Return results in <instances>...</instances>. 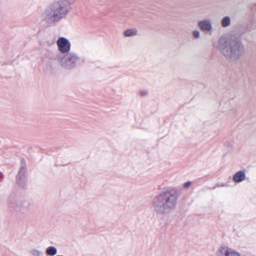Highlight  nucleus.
<instances>
[{
	"label": "nucleus",
	"instance_id": "obj_2",
	"mask_svg": "<svg viewBox=\"0 0 256 256\" xmlns=\"http://www.w3.org/2000/svg\"><path fill=\"white\" fill-rule=\"evenodd\" d=\"M72 10L68 0H58L44 10L42 18L46 22L54 24L66 16Z\"/></svg>",
	"mask_w": 256,
	"mask_h": 256
},
{
	"label": "nucleus",
	"instance_id": "obj_11",
	"mask_svg": "<svg viewBox=\"0 0 256 256\" xmlns=\"http://www.w3.org/2000/svg\"><path fill=\"white\" fill-rule=\"evenodd\" d=\"M138 34V31L136 28H129L124 32V36L125 37H132Z\"/></svg>",
	"mask_w": 256,
	"mask_h": 256
},
{
	"label": "nucleus",
	"instance_id": "obj_1",
	"mask_svg": "<svg viewBox=\"0 0 256 256\" xmlns=\"http://www.w3.org/2000/svg\"><path fill=\"white\" fill-rule=\"evenodd\" d=\"M217 48L223 56L231 60L238 59L245 52L242 42L230 34H225L219 38Z\"/></svg>",
	"mask_w": 256,
	"mask_h": 256
},
{
	"label": "nucleus",
	"instance_id": "obj_5",
	"mask_svg": "<svg viewBox=\"0 0 256 256\" xmlns=\"http://www.w3.org/2000/svg\"><path fill=\"white\" fill-rule=\"evenodd\" d=\"M216 256H242L240 252L228 246H222L218 248L216 253Z\"/></svg>",
	"mask_w": 256,
	"mask_h": 256
},
{
	"label": "nucleus",
	"instance_id": "obj_6",
	"mask_svg": "<svg viewBox=\"0 0 256 256\" xmlns=\"http://www.w3.org/2000/svg\"><path fill=\"white\" fill-rule=\"evenodd\" d=\"M56 44L58 50L60 52V54H64L70 52L71 44L67 38L64 37L59 38L57 40Z\"/></svg>",
	"mask_w": 256,
	"mask_h": 256
},
{
	"label": "nucleus",
	"instance_id": "obj_7",
	"mask_svg": "<svg viewBox=\"0 0 256 256\" xmlns=\"http://www.w3.org/2000/svg\"><path fill=\"white\" fill-rule=\"evenodd\" d=\"M10 204L12 206H14V204H16V207L18 208V210L21 212L24 210H28L31 207V202L29 200H10Z\"/></svg>",
	"mask_w": 256,
	"mask_h": 256
},
{
	"label": "nucleus",
	"instance_id": "obj_4",
	"mask_svg": "<svg viewBox=\"0 0 256 256\" xmlns=\"http://www.w3.org/2000/svg\"><path fill=\"white\" fill-rule=\"evenodd\" d=\"M57 58L60 65L66 70L74 68L84 61L76 54L70 52L59 54Z\"/></svg>",
	"mask_w": 256,
	"mask_h": 256
},
{
	"label": "nucleus",
	"instance_id": "obj_13",
	"mask_svg": "<svg viewBox=\"0 0 256 256\" xmlns=\"http://www.w3.org/2000/svg\"><path fill=\"white\" fill-rule=\"evenodd\" d=\"M231 19L230 16H226L224 17L221 20L222 26L224 28L228 27L230 25Z\"/></svg>",
	"mask_w": 256,
	"mask_h": 256
},
{
	"label": "nucleus",
	"instance_id": "obj_3",
	"mask_svg": "<svg viewBox=\"0 0 256 256\" xmlns=\"http://www.w3.org/2000/svg\"><path fill=\"white\" fill-rule=\"evenodd\" d=\"M178 197L174 194L170 192H162L154 199L153 202L154 210L158 214L170 212L176 208Z\"/></svg>",
	"mask_w": 256,
	"mask_h": 256
},
{
	"label": "nucleus",
	"instance_id": "obj_8",
	"mask_svg": "<svg viewBox=\"0 0 256 256\" xmlns=\"http://www.w3.org/2000/svg\"><path fill=\"white\" fill-rule=\"evenodd\" d=\"M198 26L202 32H210L213 30L211 21L208 19H204L198 22Z\"/></svg>",
	"mask_w": 256,
	"mask_h": 256
},
{
	"label": "nucleus",
	"instance_id": "obj_14",
	"mask_svg": "<svg viewBox=\"0 0 256 256\" xmlns=\"http://www.w3.org/2000/svg\"><path fill=\"white\" fill-rule=\"evenodd\" d=\"M30 252L32 256H42L43 255L42 252L36 248L32 249Z\"/></svg>",
	"mask_w": 256,
	"mask_h": 256
},
{
	"label": "nucleus",
	"instance_id": "obj_10",
	"mask_svg": "<svg viewBox=\"0 0 256 256\" xmlns=\"http://www.w3.org/2000/svg\"><path fill=\"white\" fill-rule=\"evenodd\" d=\"M246 178V174L244 171H239L236 172L233 176V180L236 183H239Z\"/></svg>",
	"mask_w": 256,
	"mask_h": 256
},
{
	"label": "nucleus",
	"instance_id": "obj_16",
	"mask_svg": "<svg viewBox=\"0 0 256 256\" xmlns=\"http://www.w3.org/2000/svg\"><path fill=\"white\" fill-rule=\"evenodd\" d=\"M191 184L190 182H187L184 184V187L187 188L190 186Z\"/></svg>",
	"mask_w": 256,
	"mask_h": 256
},
{
	"label": "nucleus",
	"instance_id": "obj_9",
	"mask_svg": "<svg viewBox=\"0 0 256 256\" xmlns=\"http://www.w3.org/2000/svg\"><path fill=\"white\" fill-rule=\"evenodd\" d=\"M26 171V162L22 159L21 160V166L16 176V180L19 184H21L24 180Z\"/></svg>",
	"mask_w": 256,
	"mask_h": 256
},
{
	"label": "nucleus",
	"instance_id": "obj_15",
	"mask_svg": "<svg viewBox=\"0 0 256 256\" xmlns=\"http://www.w3.org/2000/svg\"><path fill=\"white\" fill-rule=\"evenodd\" d=\"M192 37L195 39H198L200 38V32L198 30H195L192 32Z\"/></svg>",
	"mask_w": 256,
	"mask_h": 256
},
{
	"label": "nucleus",
	"instance_id": "obj_17",
	"mask_svg": "<svg viewBox=\"0 0 256 256\" xmlns=\"http://www.w3.org/2000/svg\"><path fill=\"white\" fill-rule=\"evenodd\" d=\"M139 94L142 96L144 95V92L142 90L140 92Z\"/></svg>",
	"mask_w": 256,
	"mask_h": 256
},
{
	"label": "nucleus",
	"instance_id": "obj_12",
	"mask_svg": "<svg viewBox=\"0 0 256 256\" xmlns=\"http://www.w3.org/2000/svg\"><path fill=\"white\" fill-rule=\"evenodd\" d=\"M57 249L54 246H48L46 250V254L48 256H54L57 254Z\"/></svg>",
	"mask_w": 256,
	"mask_h": 256
}]
</instances>
